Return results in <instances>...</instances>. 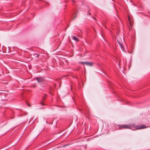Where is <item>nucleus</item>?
I'll use <instances>...</instances> for the list:
<instances>
[{
    "label": "nucleus",
    "instance_id": "obj_1",
    "mask_svg": "<svg viewBox=\"0 0 150 150\" xmlns=\"http://www.w3.org/2000/svg\"><path fill=\"white\" fill-rule=\"evenodd\" d=\"M118 127L119 130L123 129H131L132 128H135L136 129H142L146 128V125L143 124L138 125H135L134 124H130L129 125H117Z\"/></svg>",
    "mask_w": 150,
    "mask_h": 150
},
{
    "label": "nucleus",
    "instance_id": "obj_2",
    "mask_svg": "<svg viewBox=\"0 0 150 150\" xmlns=\"http://www.w3.org/2000/svg\"><path fill=\"white\" fill-rule=\"evenodd\" d=\"M84 63L85 65L90 66H92L93 64V63L92 62H84Z\"/></svg>",
    "mask_w": 150,
    "mask_h": 150
},
{
    "label": "nucleus",
    "instance_id": "obj_3",
    "mask_svg": "<svg viewBox=\"0 0 150 150\" xmlns=\"http://www.w3.org/2000/svg\"><path fill=\"white\" fill-rule=\"evenodd\" d=\"M36 79L39 82H42L43 81V79H42L38 77L36 78Z\"/></svg>",
    "mask_w": 150,
    "mask_h": 150
},
{
    "label": "nucleus",
    "instance_id": "obj_4",
    "mask_svg": "<svg viewBox=\"0 0 150 150\" xmlns=\"http://www.w3.org/2000/svg\"><path fill=\"white\" fill-rule=\"evenodd\" d=\"M73 38L75 41H79L78 39L76 36H73Z\"/></svg>",
    "mask_w": 150,
    "mask_h": 150
},
{
    "label": "nucleus",
    "instance_id": "obj_5",
    "mask_svg": "<svg viewBox=\"0 0 150 150\" xmlns=\"http://www.w3.org/2000/svg\"><path fill=\"white\" fill-rule=\"evenodd\" d=\"M118 42L119 43L121 47V48L122 49V50H123L124 48L123 47L122 44L121 42L120 43L118 40Z\"/></svg>",
    "mask_w": 150,
    "mask_h": 150
},
{
    "label": "nucleus",
    "instance_id": "obj_6",
    "mask_svg": "<svg viewBox=\"0 0 150 150\" xmlns=\"http://www.w3.org/2000/svg\"><path fill=\"white\" fill-rule=\"evenodd\" d=\"M46 95H45V96H43L42 99V101H44L45 99V98H46Z\"/></svg>",
    "mask_w": 150,
    "mask_h": 150
},
{
    "label": "nucleus",
    "instance_id": "obj_7",
    "mask_svg": "<svg viewBox=\"0 0 150 150\" xmlns=\"http://www.w3.org/2000/svg\"><path fill=\"white\" fill-rule=\"evenodd\" d=\"M128 20H129V23L130 24V25H131V21H130V17L129 16L128 17Z\"/></svg>",
    "mask_w": 150,
    "mask_h": 150
},
{
    "label": "nucleus",
    "instance_id": "obj_8",
    "mask_svg": "<svg viewBox=\"0 0 150 150\" xmlns=\"http://www.w3.org/2000/svg\"><path fill=\"white\" fill-rule=\"evenodd\" d=\"M79 63L80 64H84V62H79Z\"/></svg>",
    "mask_w": 150,
    "mask_h": 150
},
{
    "label": "nucleus",
    "instance_id": "obj_9",
    "mask_svg": "<svg viewBox=\"0 0 150 150\" xmlns=\"http://www.w3.org/2000/svg\"><path fill=\"white\" fill-rule=\"evenodd\" d=\"M36 54V57H39V56H40V54Z\"/></svg>",
    "mask_w": 150,
    "mask_h": 150
},
{
    "label": "nucleus",
    "instance_id": "obj_10",
    "mask_svg": "<svg viewBox=\"0 0 150 150\" xmlns=\"http://www.w3.org/2000/svg\"><path fill=\"white\" fill-rule=\"evenodd\" d=\"M44 101H42L41 102V103L40 104L42 105H44V104L43 103Z\"/></svg>",
    "mask_w": 150,
    "mask_h": 150
},
{
    "label": "nucleus",
    "instance_id": "obj_11",
    "mask_svg": "<svg viewBox=\"0 0 150 150\" xmlns=\"http://www.w3.org/2000/svg\"><path fill=\"white\" fill-rule=\"evenodd\" d=\"M27 105L29 107H30V105L29 104L27 103Z\"/></svg>",
    "mask_w": 150,
    "mask_h": 150
},
{
    "label": "nucleus",
    "instance_id": "obj_12",
    "mask_svg": "<svg viewBox=\"0 0 150 150\" xmlns=\"http://www.w3.org/2000/svg\"><path fill=\"white\" fill-rule=\"evenodd\" d=\"M76 17V15H75V16L74 17V19Z\"/></svg>",
    "mask_w": 150,
    "mask_h": 150
},
{
    "label": "nucleus",
    "instance_id": "obj_13",
    "mask_svg": "<svg viewBox=\"0 0 150 150\" xmlns=\"http://www.w3.org/2000/svg\"><path fill=\"white\" fill-rule=\"evenodd\" d=\"M93 18H94V20H95V21H96V19L95 18H94V17H93Z\"/></svg>",
    "mask_w": 150,
    "mask_h": 150
},
{
    "label": "nucleus",
    "instance_id": "obj_14",
    "mask_svg": "<svg viewBox=\"0 0 150 150\" xmlns=\"http://www.w3.org/2000/svg\"><path fill=\"white\" fill-rule=\"evenodd\" d=\"M88 14H89V15H91V13H90L89 12H88Z\"/></svg>",
    "mask_w": 150,
    "mask_h": 150
}]
</instances>
